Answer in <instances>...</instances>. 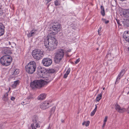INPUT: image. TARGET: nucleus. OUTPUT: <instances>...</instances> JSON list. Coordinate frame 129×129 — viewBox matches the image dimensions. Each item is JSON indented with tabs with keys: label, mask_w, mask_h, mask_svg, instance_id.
I'll return each instance as SVG.
<instances>
[{
	"label": "nucleus",
	"mask_w": 129,
	"mask_h": 129,
	"mask_svg": "<svg viewBox=\"0 0 129 129\" xmlns=\"http://www.w3.org/2000/svg\"><path fill=\"white\" fill-rule=\"evenodd\" d=\"M71 49H69V50H67V51H66V54H68V52H71Z\"/></svg>",
	"instance_id": "c03bdc74"
},
{
	"label": "nucleus",
	"mask_w": 129,
	"mask_h": 129,
	"mask_svg": "<svg viewBox=\"0 0 129 129\" xmlns=\"http://www.w3.org/2000/svg\"><path fill=\"white\" fill-rule=\"evenodd\" d=\"M60 0H56L54 2V4L56 6H59L60 5Z\"/></svg>",
	"instance_id": "a878e982"
},
{
	"label": "nucleus",
	"mask_w": 129,
	"mask_h": 129,
	"mask_svg": "<svg viewBox=\"0 0 129 129\" xmlns=\"http://www.w3.org/2000/svg\"><path fill=\"white\" fill-rule=\"evenodd\" d=\"M120 0L122 1H125V0Z\"/></svg>",
	"instance_id": "052dcab7"
},
{
	"label": "nucleus",
	"mask_w": 129,
	"mask_h": 129,
	"mask_svg": "<svg viewBox=\"0 0 129 129\" xmlns=\"http://www.w3.org/2000/svg\"><path fill=\"white\" fill-rule=\"evenodd\" d=\"M105 88V87H104V88H103V90H104Z\"/></svg>",
	"instance_id": "bf43d9fd"
},
{
	"label": "nucleus",
	"mask_w": 129,
	"mask_h": 129,
	"mask_svg": "<svg viewBox=\"0 0 129 129\" xmlns=\"http://www.w3.org/2000/svg\"><path fill=\"white\" fill-rule=\"evenodd\" d=\"M85 121H84L82 123V124L83 125H84V124H85Z\"/></svg>",
	"instance_id": "8fccbe9b"
},
{
	"label": "nucleus",
	"mask_w": 129,
	"mask_h": 129,
	"mask_svg": "<svg viewBox=\"0 0 129 129\" xmlns=\"http://www.w3.org/2000/svg\"><path fill=\"white\" fill-rule=\"evenodd\" d=\"M29 129H36L34 123L31 124V127Z\"/></svg>",
	"instance_id": "473e14b6"
},
{
	"label": "nucleus",
	"mask_w": 129,
	"mask_h": 129,
	"mask_svg": "<svg viewBox=\"0 0 129 129\" xmlns=\"http://www.w3.org/2000/svg\"><path fill=\"white\" fill-rule=\"evenodd\" d=\"M116 21L117 22V23L118 24V25L121 26V25L122 24H121V23H122L123 24L124 23H125V21H121L120 22V21L116 19Z\"/></svg>",
	"instance_id": "393cba45"
},
{
	"label": "nucleus",
	"mask_w": 129,
	"mask_h": 129,
	"mask_svg": "<svg viewBox=\"0 0 129 129\" xmlns=\"http://www.w3.org/2000/svg\"><path fill=\"white\" fill-rule=\"evenodd\" d=\"M45 83L43 80H37L34 81L30 84V87L33 88H40L43 86Z\"/></svg>",
	"instance_id": "0eeeda50"
},
{
	"label": "nucleus",
	"mask_w": 129,
	"mask_h": 129,
	"mask_svg": "<svg viewBox=\"0 0 129 129\" xmlns=\"http://www.w3.org/2000/svg\"><path fill=\"white\" fill-rule=\"evenodd\" d=\"M46 96V94L45 93H42L40 94L38 97V100H42L44 99Z\"/></svg>",
	"instance_id": "a211bd4d"
},
{
	"label": "nucleus",
	"mask_w": 129,
	"mask_h": 129,
	"mask_svg": "<svg viewBox=\"0 0 129 129\" xmlns=\"http://www.w3.org/2000/svg\"><path fill=\"white\" fill-rule=\"evenodd\" d=\"M125 70L124 69L122 70L121 72L118 75V77H117L116 81L115 83L118 81L120 78L125 73Z\"/></svg>",
	"instance_id": "f3484780"
},
{
	"label": "nucleus",
	"mask_w": 129,
	"mask_h": 129,
	"mask_svg": "<svg viewBox=\"0 0 129 129\" xmlns=\"http://www.w3.org/2000/svg\"><path fill=\"white\" fill-rule=\"evenodd\" d=\"M2 9H0V16L3 15L4 13Z\"/></svg>",
	"instance_id": "f704fd0d"
},
{
	"label": "nucleus",
	"mask_w": 129,
	"mask_h": 129,
	"mask_svg": "<svg viewBox=\"0 0 129 129\" xmlns=\"http://www.w3.org/2000/svg\"><path fill=\"white\" fill-rule=\"evenodd\" d=\"M61 29L60 27L59 24H55L52 25H50V34H48L49 36H50V35L52 34L54 35L58 33Z\"/></svg>",
	"instance_id": "423d86ee"
},
{
	"label": "nucleus",
	"mask_w": 129,
	"mask_h": 129,
	"mask_svg": "<svg viewBox=\"0 0 129 129\" xmlns=\"http://www.w3.org/2000/svg\"><path fill=\"white\" fill-rule=\"evenodd\" d=\"M12 61L11 57L8 55H5L2 57L0 59V62L3 65L6 66L9 65Z\"/></svg>",
	"instance_id": "39448f33"
},
{
	"label": "nucleus",
	"mask_w": 129,
	"mask_h": 129,
	"mask_svg": "<svg viewBox=\"0 0 129 129\" xmlns=\"http://www.w3.org/2000/svg\"><path fill=\"white\" fill-rule=\"evenodd\" d=\"M45 73V70H44L41 68L38 70L37 74L40 76V77L43 78L46 74Z\"/></svg>",
	"instance_id": "ddd939ff"
},
{
	"label": "nucleus",
	"mask_w": 129,
	"mask_h": 129,
	"mask_svg": "<svg viewBox=\"0 0 129 129\" xmlns=\"http://www.w3.org/2000/svg\"><path fill=\"white\" fill-rule=\"evenodd\" d=\"M44 44L47 50L49 51L53 50L56 48L57 42L55 38L51 37L50 39H47L45 40Z\"/></svg>",
	"instance_id": "f257e3e1"
},
{
	"label": "nucleus",
	"mask_w": 129,
	"mask_h": 129,
	"mask_svg": "<svg viewBox=\"0 0 129 129\" xmlns=\"http://www.w3.org/2000/svg\"><path fill=\"white\" fill-rule=\"evenodd\" d=\"M44 52L39 49H36L33 50L32 52L33 57L37 60H39L42 59L44 56Z\"/></svg>",
	"instance_id": "20e7f679"
},
{
	"label": "nucleus",
	"mask_w": 129,
	"mask_h": 129,
	"mask_svg": "<svg viewBox=\"0 0 129 129\" xmlns=\"http://www.w3.org/2000/svg\"><path fill=\"white\" fill-rule=\"evenodd\" d=\"M37 32V30L33 29L29 33L27 34V36L29 38L35 35Z\"/></svg>",
	"instance_id": "2eb2a0df"
},
{
	"label": "nucleus",
	"mask_w": 129,
	"mask_h": 129,
	"mask_svg": "<svg viewBox=\"0 0 129 129\" xmlns=\"http://www.w3.org/2000/svg\"><path fill=\"white\" fill-rule=\"evenodd\" d=\"M42 62L44 66L48 67L51 65L52 63V61L50 58H46L43 59Z\"/></svg>",
	"instance_id": "1a4fd4ad"
},
{
	"label": "nucleus",
	"mask_w": 129,
	"mask_h": 129,
	"mask_svg": "<svg viewBox=\"0 0 129 129\" xmlns=\"http://www.w3.org/2000/svg\"><path fill=\"white\" fill-rule=\"evenodd\" d=\"M95 108L94 110L95 111H96L97 109V105H95Z\"/></svg>",
	"instance_id": "a18cd8bd"
},
{
	"label": "nucleus",
	"mask_w": 129,
	"mask_h": 129,
	"mask_svg": "<svg viewBox=\"0 0 129 129\" xmlns=\"http://www.w3.org/2000/svg\"><path fill=\"white\" fill-rule=\"evenodd\" d=\"M106 122H104V123H103V126H102V127H104V126H105V124H106Z\"/></svg>",
	"instance_id": "de8ad7c7"
},
{
	"label": "nucleus",
	"mask_w": 129,
	"mask_h": 129,
	"mask_svg": "<svg viewBox=\"0 0 129 129\" xmlns=\"http://www.w3.org/2000/svg\"><path fill=\"white\" fill-rule=\"evenodd\" d=\"M80 61V59L79 58L78 59L75 61V64L77 63L78 62H79Z\"/></svg>",
	"instance_id": "58836bf2"
},
{
	"label": "nucleus",
	"mask_w": 129,
	"mask_h": 129,
	"mask_svg": "<svg viewBox=\"0 0 129 129\" xmlns=\"http://www.w3.org/2000/svg\"><path fill=\"white\" fill-rule=\"evenodd\" d=\"M107 116H106L104 118V122H106L107 121Z\"/></svg>",
	"instance_id": "a19ab883"
},
{
	"label": "nucleus",
	"mask_w": 129,
	"mask_h": 129,
	"mask_svg": "<svg viewBox=\"0 0 129 129\" xmlns=\"http://www.w3.org/2000/svg\"><path fill=\"white\" fill-rule=\"evenodd\" d=\"M32 120L34 123H36L38 121V116L36 115L34 116L33 117Z\"/></svg>",
	"instance_id": "412c9836"
},
{
	"label": "nucleus",
	"mask_w": 129,
	"mask_h": 129,
	"mask_svg": "<svg viewBox=\"0 0 129 129\" xmlns=\"http://www.w3.org/2000/svg\"><path fill=\"white\" fill-rule=\"evenodd\" d=\"M33 97V95H29L27 98V99L29 100H30L32 99Z\"/></svg>",
	"instance_id": "e433bc0d"
},
{
	"label": "nucleus",
	"mask_w": 129,
	"mask_h": 129,
	"mask_svg": "<svg viewBox=\"0 0 129 129\" xmlns=\"http://www.w3.org/2000/svg\"><path fill=\"white\" fill-rule=\"evenodd\" d=\"M55 107H53L51 109V113H54L55 109Z\"/></svg>",
	"instance_id": "7c9ffc66"
},
{
	"label": "nucleus",
	"mask_w": 129,
	"mask_h": 129,
	"mask_svg": "<svg viewBox=\"0 0 129 129\" xmlns=\"http://www.w3.org/2000/svg\"><path fill=\"white\" fill-rule=\"evenodd\" d=\"M98 49H99V48H97L96 49V50H98Z\"/></svg>",
	"instance_id": "e2e57ef3"
},
{
	"label": "nucleus",
	"mask_w": 129,
	"mask_h": 129,
	"mask_svg": "<svg viewBox=\"0 0 129 129\" xmlns=\"http://www.w3.org/2000/svg\"><path fill=\"white\" fill-rule=\"evenodd\" d=\"M120 15L122 17L127 18L129 17V9H121Z\"/></svg>",
	"instance_id": "9d476101"
},
{
	"label": "nucleus",
	"mask_w": 129,
	"mask_h": 129,
	"mask_svg": "<svg viewBox=\"0 0 129 129\" xmlns=\"http://www.w3.org/2000/svg\"><path fill=\"white\" fill-rule=\"evenodd\" d=\"M111 4L112 5V6L113 7H116V2L115 1H114V2H113V1H112Z\"/></svg>",
	"instance_id": "c85d7f7f"
},
{
	"label": "nucleus",
	"mask_w": 129,
	"mask_h": 129,
	"mask_svg": "<svg viewBox=\"0 0 129 129\" xmlns=\"http://www.w3.org/2000/svg\"><path fill=\"white\" fill-rule=\"evenodd\" d=\"M102 20L104 22L106 21V20L104 19V18H102Z\"/></svg>",
	"instance_id": "09e8293b"
},
{
	"label": "nucleus",
	"mask_w": 129,
	"mask_h": 129,
	"mask_svg": "<svg viewBox=\"0 0 129 129\" xmlns=\"http://www.w3.org/2000/svg\"><path fill=\"white\" fill-rule=\"evenodd\" d=\"M105 22L106 24H107L109 22V20L106 21H106H105Z\"/></svg>",
	"instance_id": "49530a36"
},
{
	"label": "nucleus",
	"mask_w": 129,
	"mask_h": 129,
	"mask_svg": "<svg viewBox=\"0 0 129 129\" xmlns=\"http://www.w3.org/2000/svg\"><path fill=\"white\" fill-rule=\"evenodd\" d=\"M5 27L3 24L0 23V36L3 35L4 33Z\"/></svg>",
	"instance_id": "dca6fc26"
},
{
	"label": "nucleus",
	"mask_w": 129,
	"mask_h": 129,
	"mask_svg": "<svg viewBox=\"0 0 129 129\" xmlns=\"http://www.w3.org/2000/svg\"><path fill=\"white\" fill-rule=\"evenodd\" d=\"M123 25L129 27V20H126L125 21V23H123Z\"/></svg>",
	"instance_id": "bb28decb"
},
{
	"label": "nucleus",
	"mask_w": 129,
	"mask_h": 129,
	"mask_svg": "<svg viewBox=\"0 0 129 129\" xmlns=\"http://www.w3.org/2000/svg\"><path fill=\"white\" fill-rule=\"evenodd\" d=\"M9 92H7L6 93H5L4 96L3 97L2 99L3 100L5 101H7L8 100V93Z\"/></svg>",
	"instance_id": "aec40b11"
},
{
	"label": "nucleus",
	"mask_w": 129,
	"mask_h": 129,
	"mask_svg": "<svg viewBox=\"0 0 129 129\" xmlns=\"http://www.w3.org/2000/svg\"><path fill=\"white\" fill-rule=\"evenodd\" d=\"M102 97V94L101 93H100L99 94L96 99V100L97 101H99L101 99Z\"/></svg>",
	"instance_id": "b1692460"
},
{
	"label": "nucleus",
	"mask_w": 129,
	"mask_h": 129,
	"mask_svg": "<svg viewBox=\"0 0 129 129\" xmlns=\"http://www.w3.org/2000/svg\"><path fill=\"white\" fill-rule=\"evenodd\" d=\"M70 70H71L70 68H69L68 69L66 72V73H65L63 77L64 78H66L67 77L68 75L69 74L70 72Z\"/></svg>",
	"instance_id": "5701e85b"
},
{
	"label": "nucleus",
	"mask_w": 129,
	"mask_h": 129,
	"mask_svg": "<svg viewBox=\"0 0 129 129\" xmlns=\"http://www.w3.org/2000/svg\"><path fill=\"white\" fill-rule=\"evenodd\" d=\"M36 127H39L40 126L39 125V124L37 123L36 124Z\"/></svg>",
	"instance_id": "79ce46f5"
},
{
	"label": "nucleus",
	"mask_w": 129,
	"mask_h": 129,
	"mask_svg": "<svg viewBox=\"0 0 129 129\" xmlns=\"http://www.w3.org/2000/svg\"><path fill=\"white\" fill-rule=\"evenodd\" d=\"M19 80L15 81L13 84L12 85V87L13 88H15L16 86L19 84Z\"/></svg>",
	"instance_id": "4be33fe9"
},
{
	"label": "nucleus",
	"mask_w": 129,
	"mask_h": 129,
	"mask_svg": "<svg viewBox=\"0 0 129 129\" xmlns=\"http://www.w3.org/2000/svg\"><path fill=\"white\" fill-rule=\"evenodd\" d=\"M61 122H62V123H63L64 122V120H63V119H61Z\"/></svg>",
	"instance_id": "603ef678"
},
{
	"label": "nucleus",
	"mask_w": 129,
	"mask_h": 129,
	"mask_svg": "<svg viewBox=\"0 0 129 129\" xmlns=\"http://www.w3.org/2000/svg\"><path fill=\"white\" fill-rule=\"evenodd\" d=\"M52 0H45V2L46 4H48L49 2L51 1Z\"/></svg>",
	"instance_id": "ea45409f"
},
{
	"label": "nucleus",
	"mask_w": 129,
	"mask_h": 129,
	"mask_svg": "<svg viewBox=\"0 0 129 129\" xmlns=\"http://www.w3.org/2000/svg\"><path fill=\"white\" fill-rule=\"evenodd\" d=\"M19 71L18 69H16L14 72L13 74L14 75L18 74L19 73Z\"/></svg>",
	"instance_id": "cd10ccee"
},
{
	"label": "nucleus",
	"mask_w": 129,
	"mask_h": 129,
	"mask_svg": "<svg viewBox=\"0 0 129 129\" xmlns=\"http://www.w3.org/2000/svg\"><path fill=\"white\" fill-rule=\"evenodd\" d=\"M64 54V50L62 49L58 50L56 51L54 58V60L56 63H58L63 57Z\"/></svg>",
	"instance_id": "7ed1b4c3"
},
{
	"label": "nucleus",
	"mask_w": 129,
	"mask_h": 129,
	"mask_svg": "<svg viewBox=\"0 0 129 129\" xmlns=\"http://www.w3.org/2000/svg\"><path fill=\"white\" fill-rule=\"evenodd\" d=\"M103 7L102 6H101V8H102Z\"/></svg>",
	"instance_id": "4d7b16f0"
},
{
	"label": "nucleus",
	"mask_w": 129,
	"mask_h": 129,
	"mask_svg": "<svg viewBox=\"0 0 129 129\" xmlns=\"http://www.w3.org/2000/svg\"><path fill=\"white\" fill-rule=\"evenodd\" d=\"M55 71L53 69H51L49 71V73L51 74L52 73H53L55 72Z\"/></svg>",
	"instance_id": "2f4dec72"
},
{
	"label": "nucleus",
	"mask_w": 129,
	"mask_h": 129,
	"mask_svg": "<svg viewBox=\"0 0 129 129\" xmlns=\"http://www.w3.org/2000/svg\"><path fill=\"white\" fill-rule=\"evenodd\" d=\"M127 111L128 113H129V108H128Z\"/></svg>",
	"instance_id": "3c124183"
},
{
	"label": "nucleus",
	"mask_w": 129,
	"mask_h": 129,
	"mask_svg": "<svg viewBox=\"0 0 129 129\" xmlns=\"http://www.w3.org/2000/svg\"><path fill=\"white\" fill-rule=\"evenodd\" d=\"M9 44L10 45H11V43L10 42H9Z\"/></svg>",
	"instance_id": "6e6d98bb"
},
{
	"label": "nucleus",
	"mask_w": 129,
	"mask_h": 129,
	"mask_svg": "<svg viewBox=\"0 0 129 129\" xmlns=\"http://www.w3.org/2000/svg\"><path fill=\"white\" fill-rule=\"evenodd\" d=\"M15 99V98L14 97L12 96L11 99L12 101H14Z\"/></svg>",
	"instance_id": "37998d69"
},
{
	"label": "nucleus",
	"mask_w": 129,
	"mask_h": 129,
	"mask_svg": "<svg viewBox=\"0 0 129 129\" xmlns=\"http://www.w3.org/2000/svg\"><path fill=\"white\" fill-rule=\"evenodd\" d=\"M102 29V28L101 27H100L98 29V34L99 35H101V34H100V33L101 32V30Z\"/></svg>",
	"instance_id": "72a5a7b5"
},
{
	"label": "nucleus",
	"mask_w": 129,
	"mask_h": 129,
	"mask_svg": "<svg viewBox=\"0 0 129 129\" xmlns=\"http://www.w3.org/2000/svg\"><path fill=\"white\" fill-rule=\"evenodd\" d=\"M96 111H95L93 110L91 112V113L90 115L91 116H93L95 114V112Z\"/></svg>",
	"instance_id": "c9c22d12"
},
{
	"label": "nucleus",
	"mask_w": 129,
	"mask_h": 129,
	"mask_svg": "<svg viewBox=\"0 0 129 129\" xmlns=\"http://www.w3.org/2000/svg\"><path fill=\"white\" fill-rule=\"evenodd\" d=\"M116 110L118 112L123 113L126 111L124 108H121L120 106L117 104H116L115 106Z\"/></svg>",
	"instance_id": "f8f14e48"
},
{
	"label": "nucleus",
	"mask_w": 129,
	"mask_h": 129,
	"mask_svg": "<svg viewBox=\"0 0 129 129\" xmlns=\"http://www.w3.org/2000/svg\"><path fill=\"white\" fill-rule=\"evenodd\" d=\"M101 15L103 16H104L105 15V12L104 9H101Z\"/></svg>",
	"instance_id": "c756f323"
},
{
	"label": "nucleus",
	"mask_w": 129,
	"mask_h": 129,
	"mask_svg": "<svg viewBox=\"0 0 129 129\" xmlns=\"http://www.w3.org/2000/svg\"><path fill=\"white\" fill-rule=\"evenodd\" d=\"M25 67L26 71L28 73L32 74L36 71V63L34 61L30 62Z\"/></svg>",
	"instance_id": "f03ea898"
},
{
	"label": "nucleus",
	"mask_w": 129,
	"mask_h": 129,
	"mask_svg": "<svg viewBox=\"0 0 129 129\" xmlns=\"http://www.w3.org/2000/svg\"><path fill=\"white\" fill-rule=\"evenodd\" d=\"M90 123L89 121H88L87 122H85V125L86 126H89Z\"/></svg>",
	"instance_id": "4c0bfd02"
},
{
	"label": "nucleus",
	"mask_w": 129,
	"mask_h": 129,
	"mask_svg": "<svg viewBox=\"0 0 129 129\" xmlns=\"http://www.w3.org/2000/svg\"><path fill=\"white\" fill-rule=\"evenodd\" d=\"M50 5V4L49 5H48L47 8H48L49 7V6Z\"/></svg>",
	"instance_id": "13d9d810"
},
{
	"label": "nucleus",
	"mask_w": 129,
	"mask_h": 129,
	"mask_svg": "<svg viewBox=\"0 0 129 129\" xmlns=\"http://www.w3.org/2000/svg\"><path fill=\"white\" fill-rule=\"evenodd\" d=\"M123 37L126 41L129 42V31H125L123 34Z\"/></svg>",
	"instance_id": "4468645a"
},
{
	"label": "nucleus",
	"mask_w": 129,
	"mask_h": 129,
	"mask_svg": "<svg viewBox=\"0 0 129 129\" xmlns=\"http://www.w3.org/2000/svg\"><path fill=\"white\" fill-rule=\"evenodd\" d=\"M10 88H9V91H8V92H9V91H10Z\"/></svg>",
	"instance_id": "5fc2aeb1"
},
{
	"label": "nucleus",
	"mask_w": 129,
	"mask_h": 129,
	"mask_svg": "<svg viewBox=\"0 0 129 129\" xmlns=\"http://www.w3.org/2000/svg\"><path fill=\"white\" fill-rule=\"evenodd\" d=\"M3 53L6 55H9L11 53V51L7 48L5 49L3 51Z\"/></svg>",
	"instance_id": "6ab92c4d"
},
{
	"label": "nucleus",
	"mask_w": 129,
	"mask_h": 129,
	"mask_svg": "<svg viewBox=\"0 0 129 129\" xmlns=\"http://www.w3.org/2000/svg\"><path fill=\"white\" fill-rule=\"evenodd\" d=\"M111 55V54H108L107 55V56H110Z\"/></svg>",
	"instance_id": "864d4df0"
},
{
	"label": "nucleus",
	"mask_w": 129,
	"mask_h": 129,
	"mask_svg": "<svg viewBox=\"0 0 129 129\" xmlns=\"http://www.w3.org/2000/svg\"><path fill=\"white\" fill-rule=\"evenodd\" d=\"M49 102L44 101L40 104V108L42 110H45L49 107Z\"/></svg>",
	"instance_id": "9b49d317"
},
{
	"label": "nucleus",
	"mask_w": 129,
	"mask_h": 129,
	"mask_svg": "<svg viewBox=\"0 0 129 129\" xmlns=\"http://www.w3.org/2000/svg\"><path fill=\"white\" fill-rule=\"evenodd\" d=\"M128 50L129 51V47L128 48Z\"/></svg>",
	"instance_id": "680f3d73"
},
{
	"label": "nucleus",
	"mask_w": 129,
	"mask_h": 129,
	"mask_svg": "<svg viewBox=\"0 0 129 129\" xmlns=\"http://www.w3.org/2000/svg\"><path fill=\"white\" fill-rule=\"evenodd\" d=\"M51 76V74L49 73H47L43 78L44 79V80H43L45 84L49 83L52 80Z\"/></svg>",
	"instance_id": "6e6552de"
}]
</instances>
